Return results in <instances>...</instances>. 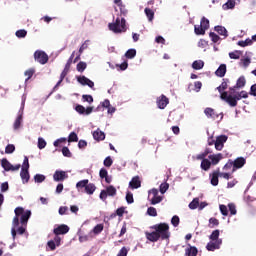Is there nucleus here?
I'll return each instance as SVG.
<instances>
[{"mask_svg": "<svg viewBox=\"0 0 256 256\" xmlns=\"http://www.w3.org/2000/svg\"><path fill=\"white\" fill-rule=\"evenodd\" d=\"M77 71H79V73H83V71H85V69H87V63L85 62H79L77 64V67H76Z\"/></svg>", "mask_w": 256, "mask_h": 256, "instance_id": "44", "label": "nucleus"}, {"mask_svg": "<svg viewBox=\"0 0 256 256\" xmlns=\"http://www.w3.org/2000/svg\"><path fill=\"white\" fill-rule=\"evenodd\" d=\"M232 163H233L232 173H235L237 169H241L245 166V163H247V160L244 157H238L234 161H232Z\"/></svg>", "mask_w": 256, "mask_h": 256, "instance_id": "10", "label": "nucleus"}, {"mask_svg": "<svg viewBox=\"0 0 256 256\" xmlns=\"http://www.w3.org/2000/svg\"><path fill=\"white\" fill-rule=\"evenodd\" d=\"M62 154L64 155V157H71L72 155L71 151L66 146L62 148Z\"/></svg>", "mask_w": 256, "mask_h": 256, "instance_id": "61", "label": "nucleus"}, {"mask_svg": "<svg viewBox=\"0 0 256 256\" xmlns=\"http://www.w3.org/2000/svg\"><path fill=\"white\" fill-rule=\"evenodd\" d=\"M30 218H31V210H27L25 211V213L21 215L20 223L22 225H27V222L29 221Z\"/></svg>", "mask_w": 256, "mask_h": 256, "instance_id": "22", "label": "nucleus"}, {"mask_svg": "<svg viewBox=\"0 0 256 256\" xmlns=\"http://www.w3.org/2000/svg\"><path fill=\"white\" fill-rule=\"evenodd\" d=\"M220 98L222 99V101H226V103H228L230 107H237V99L234 96L229 95L228 92H223L220 95Z\"/></svg>", "mask_w": 256, "mask_h": 256, "instance_id": "7", "label": "nucleus"}, {"mask_svg": "<svg viewBox=\"0 0 256 256\" xmlns=\"http://www.w3.org/2000/svg\"><path fill=\"white\" fill-rule=\"evenodd\" d=\"M54 235H67L69 233V226L62 224L54 228Z\"/></svg>", "mask_w": 256, "mask_h": 256, "instance_id": "14", "label": "nucleus"}, {"mask_svg": "<svg viewBox=\"0 0 256 256\" xmlns=\"http://www.w3.org/2000/svg\"><path fill=\"white\" fill-rule=\"evenodd\" d=\"M14 213H15V217H21V215L25 213V209H23V207H17L14 210Z\"/></svg>", "mask_w": 256, "mask_h": 256, "instance_id": "56", "label": "nucleus"}, {"mask_svg": "<svg viewBox=\"0 0 256 256\" xmlns=\"http://www.w3.org/2000/svg\"><path fill=\"white\" fill-rule=\"evenodd\" d=\"M219 177H220V170L219 168L210 174V182L213 187H217L219 185Z\"/></svg>", "mask_w": 256, "mask_h": 256, "instance_id": "15", "label": "nucleus"}, {"mask_svg": "<svg viewBox=\"0 0 256 256\" xmlns=\"http://www.w3.org/2000/svg\"><path fill=\"white\" fill-rule=\"evenodd\" d=\"M203 67H205V62H203L202 60H195L192 63V68H194L196 71L203 69Z\"/></svg>", "mask_w": 256, "mask_h": 256, "instance_id": "29", "label": "nucleus"}, {"mask_svg": "<svg viewBox=\"0 0 256 256\" xmlns=\"http://www.w3.org/2000/svg\"><path fill=\"white\" fill-rule=\"evenodd\" d=\"M169 189V183L164 182L160 185V193L162 195H165V193H167V190Z\"/></svg>", "mask_w": 256, "mask_h": 256, "instance_id": "45", "label": "nucleus"}, {"mask_svg": "<svg viewBox=\"0 0 256 256\" xmlns=\"http://www.w3.org/2000/svg\"><path fill=\"white\" fill-rule=\"evenodd\" d=\"M93 137L95 141H105V132L98 129L93 132Z\"/></svg>", "mask_w": 256, "mask_h": 256, "instance_id": "23", "label": "nucleus"}, {"mask_svg": "<svg viewBox=\"0 0 256 256\" xmlns=\"http://www.w3.org/2000/svg\"><path fill=\"white\" fill-rule=\"evenodd\" d=\"M89 48V40H86L80 47L79 49V53L81 55V53H83L85 51V49Z\"/></svg>", "mask_w": 256, "mask_h": 256, "instance_id": "59", "label": "nucleus"}, {"mask_svg": "<svg viewBox=\"0 0 256 256\" xmlns=\"http://www.w3.org/2000/svg\"><path fill=\"white\" fill-rule=\"evenodd\" d=\"M14 152H15V145L8 144L5 148V153L9 155V154L14 153Z\"/></svg>", "mask_w": 256, "mask_h": 256, "instance_id": "52", "label": "nucleus"}, {"mask_svg": "<svg viewBox=\"0 0 256 256\" xmlns=\"http://www.w3.org/2000/svg\"><path fill=\"white\" fill-rule=\"evenodd\" d=\"M205 31L206 30H204V28L201 26V25H195L194 26V33L196 34V35H205Z\"/></svg>", "mask_w": 256, "mask_h": 256, "instance_id": "40", "label": "nucleus"}, {"mask_svg": "<svg viewBox=\"0 0 256 256\" xmlns=\"http://www.w3.org/2000/svg\"><path fill=\"white\" fill-rule=\"evenodd\" d=\"M208 159H210L211 165H218L219 161L223 159V154L218 153V154H211L208 156Z\"/></svg>", "mask_w": 256, "mask_h": 256, "instance_id": "18", "label": "nucleus"}, {"mask_svg": "<svg viewBox=\"0 0 256 256\" xmlns=\"http://www.w3.org/2000/svg\"><path fill=\"white\" fill-rule=\"evenodd\" d=\"M200 167L203 171H209L211 169V161L209 159L202 160Z\"/></svg>", "mask_w": 256, "mask_h": 256, "instance_id": "31", "label": "nucleus"}, {"mask_svg": "<svg viewBox=\"0 0 256 256\" xmlns=\"http://www.w3.org/2000/svg\"><path fill=\"white\" fill-rule=\"evenodd\" d=\"M147 214L150 216V217H157V209H155V207H149L147 209Z\"/></svg>", "mask_w": 256, "mask_h": 256, "instance_id": "50", "label": "nucleus"}, {"mask_svg": "<svg viewBox=\"0 0 256 256\" xmlns=\"http://www.w3.org/2000/svg\"><path fill=\"white\" fill-rule=\"evenodd\" d=\"M88 184H89V180L84 179V180H81V181L77 182L76 188L77 189H83V188L86 189Z\"/></svg>", "mask_w": 256, "mask_h": 256, "instance_id": "36", "label": "nucleus"}, {"mask_svg": "<svg viewBox=\"0 0 256 256\" xmlns=\"http://www.w3.org/2000/svg\"><path fill=\"white\" fill-rule=\"evenodd\" d=\"M115 195H117V188L110 185L105 190H101L99 197L101 201H107V197H115Z\"/></svg>", "mask_w": 256, "mask_h": 256, "instance_id": "4", "label": "nucleus"}, {"mask_svg": "<svg viewBox=\"0 0 256 256\" xmlns=\"http://www.w3.org/2000/svg\"><path fill=\"white\" fill-rule=\"evenodd\" d=\"M20 177H21L23 183H29V179H30L29 170L22 168L21 172H20Z\"/></svg>", "mask_w": 256, "mask_h": 256, "instance_id": "25", "label": "nucleus"}, {"mask_svg": "<svg viewBox=\"0 0 256 256\" xmlns=\"http://www.w3.org/2000/svg\"><path fill=\"white\" fill-rule=\"evenodd\" d=\"M83 101H86L87 103H93V96L84 94L82 96Z\"/></svg>", "mask_w": 256, "mask_h": 256, "instance_id": "62", "label": "nucleus"}, {"mask_svg": "<svg viewBox=\"0 0 256 256\" xmlns=\"http://www.w3.org/2000/svg\"><path fill=\"white\" fill-rule=\"evenodd\" d=\"M227 73V65L221 64L218 69L215 71L216 77H223Z\"/></svg>", "mask_w": 256, "mask_h": 256, "instance_id": "21", "label": "nucleus"}, {"mask_svg": "<svg viewBox=\"0 0 256 256\" xmlns=\"http://www.w3.org/2000/svg\"><path fill=\"white\" fill-rule=\"evenodd\" d=\"M247 84V80H245V76H240L236 82L235 88L236 89H243Z\"/></svg>", "mask_w": 256, "mask_h": 256, "instance_id": "27", "label": "nucleus"}, {"mask_svg": "<svg viewBox=\"0 0 256 256\" xmlns=\"http://www.w3.org/2000/svg\"><path fill=\"white\" fill-rule=\"evenodd\" d=\"M75 111L79 113V115H91V113H93V107L88 106L87 108H84L83 105L78 104L75 107Z\"/></svg>", "mask_w": 256, "mask_h": 256, "instance_id": "11", "label": "nucleus"}, {"mask_svg": "<svg viewBox=\"0 0 256 256\" xmlns=\"http://www.w3.org/2000/svg\"><path fill=\"white\" fill-rule=\"evenodd\" d=\"M227 135H220L216 137L215 140V149L216 151H222L223 147H225V143H227Z\"/></svg>", "mask_w": 256, "mask_h": 256, "instance_id": "9", "label": "nucleus"}, {"mask_svg": "<svg viewBox=\"0 0 256 256\" xmlns=\"http://www.w3.org/2000/svg\"><path fill=\"white\" fill-rule=\"evenodd\" d=\"M219 207H220V213H221L224 217H227V215H229V210L227 209V206L221 204Z\"/></svg>", "mask_w": 256, "mask_h": 256, "instance_id": "51", "label": "nucleus"}, {"mask_svg": "<svg viewBox=\"0 0 256 256\" xmlns=\"http://www.w3.org/2000/svg\"><path fill=\"white\" fill-rule=\"evenodd\" d=\"M200 26H202L203 29L207 31V29H209V19L202 17L200 21Z\"/></svg>", "mask_w": 256, "mask_h": 256, "instance_id": "43", "label": "nucleus"}, {"mask_svg": "<svg viewBox=\"0 0 256 256\" xmlns=\"http://www.w3.org/2000/svg\"><path fill=\"white\" fill-rule=\"evenodd\" d=\"M144 13L148 19V21H153L155 19V12L151 8H145Z\"/></svg>", "mask_w": 256, "mask_h": 256, "instance_id": "30", "label": "nucleus"}, {"mask_svg": "<svg viewBox=\"0 0 256 256\" xmlns=\"http://www.w3.org/2000/svg\"><path fill=\"white\" fill-rule=\"evenodd\" d=\"M99 175H100V179H105L106 177L109 176V173L107 172V169L101 168Z\"/></svg>", "mask_w": 256, "mask_h": 256, "instance_id": "58", "label": "nucleus"}, {"mask_svg": "<svg viewBox=\"0 0 256 256\" xmlns=\"http://www.w3.org/2000/svg\"><path fill=\"white\" fill-rule=\"evenodd\" d=\"M34 59H35V61L40 63V65H45L49 61V56L44 51L37 50L34 52Z\"/></svg>", "mask_w": 256, "mask_h": 256, "instance_id": "6", "label": "nucleus"}, {"mask_svg": "<svg viewBox=\"0 0 256 256\" xmlns=\"http://www.w3.org/2000/svg\"><path fill=\"white\" fill-rule=\"evenodd\" d=\"M34 180L36 183H43V181H45V175L43 174H36L34 176Z\"/></svg>", "mask_w": 256, "mask_h": 256, "instance_id": "53", "label": "nucleus"}, {"mask_svg": "<svg viewBox=\"0 0 256 256\" xmlns=\"http://www.w3.org/2000/svg\"><path fill=\"white\" fill-rule=\"evenodd\" d=\"M229 83V79L224 78L221 85L217 87V91L220 95H223L225 93V89H227Z\"/></svg>", "mask_w": 256, "mask_h": 256, "instance_id": "24", "label": "nucleus"}, {"mask_svg": "<svg viewBox=\"0 0 256 256\" xmlns=\"http://www.w3.org/2000/svg\"><path fill=\"white\" fill-rule=\"evenodd\" d=\"M126 201L130 205H131V203H134L135 200L133 199V193L127 192V194H126Z\"/></svg>", "mask_w": 256, "mask_h": 256, "instance_id": "60", "label": "nucleus"}, {"mask_svg": "<svg viewBox=\"0 0 256 256\" xmlns=\"http://www.w3.org/2000/svg\"><path fill=\"white\" fill-rule=\"evenodd\" d=\"M214 31H217V33L223 37H228L227 29L223 26H215Z\"/></svg>", "mask_w": 256, "mask_h": 256, "instance_id": "32", "label": "nucleus"}, {"mask_svg": "<svg viewBox=\"0 0 256 256\" xmlns=\"http://www.w3.org/2000/svg\"><path fill=\"white\" fill-rule=\"evenodd\" d=\"M209 37L213 43H218V41L221 39L219 35L215 34V32H210Z\"/></svg>", "mask_w": 256, "mask_h": 256, "instance_id": "48", "label": "nucleus"}, {"mask_svg": "<svg viewBox=\"0 0 256 256\" xmlns=\"http://www.w3.org/2000/svg\"><path fill=\"white\" fill-rule=\"evenodd\" d=\"M15 35H16V37H18V39H25V37H27V30L20 29V30L16 31Z\"/></svg>", "mask_w": 256, "mask_h": 256, "instance_id": "38", "label": "nucleus"}, {"mask_svg": "<svg viewBox=\"0 0 256 256\" xmlns=\"http://www.w3.org/2000/svg\"><path fill=\"white\" fill-rule=\"evenodd\" d=\"M24 75L26 78V81H29V79H31V77H33V75H35V68H30L28 70H26L24 72Z\"/></svg>", "mask_w": 256, "mask_h": 256, "instance_id": "41", "label": "nucleus"}, {"mask_svg": "<svg viewBox=\"0 0 256 256\" xmlns=\"http://www.w3.org/2000/svg\"><path fill=\"white\" fill-rule=\"evenodd\" d=\"M77 141H79V137L77 136V133L71 132L68 137V142L69 143H77Z\"/></svg>", "mask_w": 256, "mask_h": 256, "instance_id": "39", "label": "nucleus"}, {"mask_svg": "<svg viewBox=\"0 0 256 256\" xmlns=\"http://www.w3.org/2000/svg\"><path fill=\"white\" fill-rule=\"evenodd\" d=\"M47 142L43 138H38V149H45Z\"/></svg>", "mask_w": 256, "mask_h": 256, "instance_id": "54", "label": "nucleus"}, {"mask_svg": "<svg viewBox=\"0 0 256 256\" xmlns=\"http://www.w3.org/2000/svg\"><path fill=\"white\" fill-rule=\"evenodd\" d=\"M1 165L6 171H19V169H21V164L13 166L11 163H9V160H7V158H3L1 160Z\"/></svg>", "mask_w": 256, "mask_h": 256, "instance_id": "8", "label": "nucleus"}, {"mask_svg": "<svg viewBox=\"0 0 256 256\" xmlns=\"http://www.w3.org/2000/svg\"><path fill=\"white\" fill-rule=\"evenodd\" d=\"M137 55V50L135 49H129L126 53H125V57L126 59H134V57Z\"/></svg>", "mask_w": 256, "mask_h": 256, "instance_id": "37", "label": "nucleus"}, {"mask_svg": "<svg viewBox=\"0 0 256 256\" xmlns=\"http://www.w3.org/2000/svg\"><path fill=\"white\" fill-rule=\"evenodd\" d=\"M104 167H111L113 165V159H111V156H108L104 159Z\"/></svg>", "mask_w": 256, "mask_h": 256, "instance_id": "57", "label": "nucleus"}, {"mask_svg": "<svg viewBox=\"0 0 256 256\" xmlns=\"http://www.w3.org/2000/svg\"><path fill=\"white\" fill-rule=\"evenodd\" d=\"M197 253H199L197 247L188 244V247L185 249V256H197Z\"/></svg>", "mask_w": 256, "mask_h": 256, "instance_id": "20", "label": "nucleus"}, {"mask_svg": "<svg viewBox=\"0 0 256 256\" xmlns=\"http://www.w3.org/2000/svg\"><path fill=\"white\" fill-rule=\"evenodd\" d=\"M153 229V232H145V237L151 243H157L159 239L162 241H166L171 237V232H169V224L167 223H159L150 227Z\"/></svg>", "mask_w": 256, "mask_h": 256, "instance_id": "1", "label": "nucleus"}, {"mask_svg": "<svg viewBox=\"0 0 256 256\" xmlns=\"http://www.w3.org/2000/svg\"><path fill=\"white\" fill-rule=\"evenodd\" d=\"M104 229L103 224H97L94 228H93V233L95 235H99V233H101Z\"/></svg>", "mask_w": 256, "mask_h": 256, "instance_id": "47", "label": "nucleus"}, {"mask_svg": "<svg viewBox=\"0 0 256 256\" xmlns=\"http://www.w3.org/2000/svg\"><path fill=\"white\" fill-rule=\"evenodd\" d=\"M53 179L56 182L65 181V179H69V175L63 170H56L53 175Z\"/></svg>", "mask_w": 256, "mask_h": 256, "instance_id": "12", "label": "nucleus"}, {"mask_svg": "<svg viewBox=\"0 0 256 256\" xmlns=\"http://www.w3.org/2000/svg\"><path fill=\"white\" fill-rule=\"evenodd\" d=\"M130 189H139L141 187V179L139 176H135L132 178V180L129 182Z\"/></svg>", "mask_w": 256, "mask_h": 256, "instance_id": "19", "label": "nucleus"}, {"mask_svg": "<svg viewBox=\"0 0 256 256\" xmlns=\"http://www.w3.org/2000/svg\"><path fill=\"white\" fill-rule=\"evenodd\" d=\"M204 114L208 119H212L213 121H215V119H219V114H217L213 108H205Z\"/></svg>", "mask_w": 256, "mask_h": 256, "instance_id": "17", "label": "nucleus"}, {"mask_svg": "<svg viewBox=\"0 0 256 256\" xmlns=\"http://www.w3.org/2000/svg\"><path fill=\"white\" fill-rule=\"evenodd\" d=\"M230 59H240L241 58V52L236 50L234 52L229 53Z\"/></svg>", "mask_w": 256, "mask_h": 256, "instance_id": "49", "label": "nucleus"}, {"mask_svg": "<svg viewBox=\"0 0 256 256\" xmlns=\"http://www.w3.org/2000/svg\"><path fill=\"white\" fill-rule=\"evenodd\" d=\"M119 10H120V15L122 17H127V14L129 13V10H127V7L124 4H120Z\"/></svg>", "mask_w": 256, "mask_h": 256, "instance_id": "42", "label": "nucleus"}, {"mask_svg": "<svg viewBox=\"0 0 256 256\" xmlns=\"http://www.w3.org/2000/svg\"><path fill=\"white\" fill-rule=\"evenodd\" d=\"M108 27L113 33H125L127 31V21L124 18L117 17L115 22L109 23Z\"/></svg>", "mask_w": 256, "mask_h": 256, "instance_id": "3", "label": "nucleus"}, {"mask_svg": "<svg viewBox=\"0 0 256 256\" xmlns=\"http://www.w3.org/2000/svg\"><path fill=\"white\" fill-rule=\"evenodd\" d=\"M129 253V250H127L125 247H122L121 250L118 252L117 256H127Z\"/></svg>", "mask_w": 256, "mask_h": 256, "instance_id": "64", "label": "nucleus"}, {"mask_svg": "<svg viewBox=\"0 0 256 256\" xmlns=\"http://www.w3.org/2000/svg\"><path fill=\"white\" fill-rule=\"evenodd\" d=\"M22 169L29 170V158L27 156L24 157Z\"/></svg>", "mask_w": 256, "mask_h": 256, "instance_id": "63", "label": "nucleus"}, {"mask_svg": "<svg viewBox=\"0 0 256 256\" xmlns=\"http://www.w3.org/2000/svg\"><path fill=\"white\" fill-rule=\"evenodd\" d=\"M21 123H23V114H19L16 120L14 121L13 128L15 131L21 128Z\"/></svg>", "mask_w": 256, "mask_h": 256, "instance_id": "28", "label": "nucleus"}, {"mask_svg": "<svg viewBox=\"0 0 256 256\" xmlns=\"http://www.w3.org/2000/svg\"><path fill=\"white\" fill-rule=\"evenodd\" d=\"M235 5V0H228L225 4L222 5V9L224 11H229V9H235Z\"/></svg>", "mask_w": 256, "mask_h": 256, "instance_id": "26", "label": "nucleus"}, {"mask_svg": "<svg viewBox=\"0 0 256 256\" xmlns=\"http://www.w3.org/2000/svg\"><path fill=\"white\" fill-rule=\"evenodd\" d=\"M199 207V198H194L193 201L189 204V209H197Z\"/></svg>", "mask_w": 256, "mask_h": 256, "instance_id": "46", "label": "nucleus"}, {"mask_svg": "<svg viewBox=\"0 0 256 256\" xmlns=\"http://www.w3.org/2000/svg\"><path fill=\"white\" fill-rule=\"evenodd\" d=\"M156 103L158 109H165V107L169 105V98L162 94L160 97L157 98Z\"/></svg>", "mask_w": 256, "mask_h": 256, "instance_id": "13", "label": "nucleus"}, {"mask_svg": "<svg viewBox=\"0 0 256 256\" xmlns=\"http://www.w3.org/2000/svg\"><path fill=\"white\" fill-rule=\"evenodd\" d=\"M179 223H180L179 216L177 215L173 216L171 219V224L173 225V227H179Z\"/></svg>", "mask_w": 256, "mask_h": 256, "instance_id": "55", "label": "nucleus"}, {"mask_svg": "<svg viewBox=\"0 0 256 256\" xmlns=\"http://www.w3.org/2000/svg\"><path fill=\"white\" fill-rule=\"evenodd\" d=\"M208 227L210 229H214V227H219V220L215 217L210 218Z\"/></svg>", "mask_w": 256, "mask_h": 256, "instance_id": "34", "label": "nucleus"}, {"mask_svg": "<svg viewBox=\"0 0 256 256\" xmlns=\"http://www.w3.org/2000/svg\"><path fill=\"white\" fill-rule=\"evenodd\" d=\"M77 81L78 83H80V85H87L88 87H90V89H93V87H95V83L85 76H79L77 78Z\"/></svg>", "mask_w": 256, "mask_h": 256, "instance_id": "16", "label": "nucleus"}, {"mask_svg": "<svg viewBox=\"0 0 256 256\" xmlns=\"http://www.w3.org/2000/svg\"><path fill=\"white\" fill-rule=\"evenodd\" d=\"M237 45H239V47H248V45H253V40L247 38L246 40H241L238 41Z\"/></svg>", "mask_w": 256, "mask_h": 256, "instance_id": "35", "label": "nucleus"}, {"mask_svg": "<svg viewBox=\"0 0 256 256\" xmlns=\"http://www.w3.org/2000/svg\"><path fill=\"white\" fill-rule=\"evenodd\" d=\"M148 199L151 205H157L163 201V196L159 195V190L157 188H153L149 191Z\"/></svg>", "mask_w": 256, "mask_h": 256, "instance_id": "5", "label": "nucleus"}, {"mask_svg": "<svg viewBox=\"0 0 256 256\" xmlns=\"http://www.w3.org/2000/svg\"><path fill=\"white\" fill-rule=\"evenodd\" d=\"M220 231L219 229L214 230L209 236L210 242L206 245L207 251H215L217 249H221V245L223 244V239L219 238Z\"/></svg>", "mask_w": 256, "mask_h": 256, "instance_id": "2", "label": "nucleus"}, {"mask_svg": "<svg viewBox=\"0 0 256 256\" xmlns=\"http://www.w3.org/2000/svg\"><path fill=\"white\" fill-rule=\"evenodd\" d=\"M95 189H97V187H95V184L89 183L86 185L85 192L87 193V195H93V193H95Z\"/></svg>", "mask_w": 256, "mask_h": 256, "instance_id": "33", "label": "nucleus"}]
</instances>
